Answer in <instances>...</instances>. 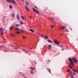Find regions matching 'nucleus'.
I'll use <instances>...</instances> for the list:
<instances>
[{
	"label": "nucleus",
	"mask_w": 78,
	"mask_h": 78,
	"mask_svg": "<svg viewBox=\"0 0 78 78\" xmlns=\"http://www.w3.org/2000/svg\"><path fill=\"white\" fill-rule=\"evenodd\" d=\"M51 28H53L54 26H52V25H51Z\"/></svg>",
	"instance_id": "30"
},
{
	"label": "nucleus",
	"mask_w": 78,
	"mask_h": 78,
	"mask_svg": "<svg viewBox=\"0 0 78 78\" xmlns=\"http://www.w3.org/2000/svg\"><path fill=\"white\" fill-rule=\"evenodd\" d=\"M51 19H52V18Z\"/></svg>",
	"instance_id": "50"
},
{
	"label": "nucleus",
	"mask_w": 78,
	"mask_h": 78,
	"mask_svg": "<svg viewBox=\"0 0 78 78\" xmlns=\"http://www.w3.org/2000/svg\"><path fill=\"white\" fill-rule=\"evenodd\" d=\"M17 33L18 34H20V32H17Z\"/></svg>",
	"instance_id": "33"
},
{
	"label": "nucleus",
	"mask_w": 78,
	"mask_h": 78,
	"mask_svg": "<svg viewBox=\"0 0 78 78\" xmlns=\"http://www.w3.org/2000/svg\"><path fill=\"white\" fill-rule=\"evenodd\" d=\"M73 70V71H74L75 72H77V71H76V70Z\"/></svg>",
	"instance_id": "32"
},
{
	"label": "nucleus",
	"mask_w": 78,
	"mask_h": 78,
	"mask_svg": "<svg viewBox=\"0 0 78 78\" xmlns=\"http://www.w3.org/2000/svg\"><path fill=\"white\" fill-rule=\"evenodd\" d=\"M11 3H13V4H16V2L15 0H11Z\"/></svg>",
	"instance_id": "3"
},
{
	"label": "nucleus",
	"mask_w": 78,
	"mask_h": 78,
	"mask_svg": "<svg viewBox=\"0 0 78 78\" xmlns=\"http://www.w3.org/2000/svg\"><path fill=\"white\" fill-rule=\"evenodd\" d=\"M51 45H48V48L49 50H51Z\"/></svg>",
	"instance_id": "5"
},
{
	"label": "nucleus",
	"mask_w": 78,
	"mask_h": 78,
	"mask_svg": "<svg viewBox=\"0 0 78 78\" xmlns=\"http://www.w3.org/2000/svg\"><path fill=\"white\" fill-rule=\"evenodd\" d=\"M0 30H1V31H0L1 33V34H3V31H4L3 29H2V28H0Z\"/></svg>",
	"instance_id": "4"
},
{
	"label": "nucleus",
	"mask_w": 78,
	"mask_h": 78,
	"mask_svg": "<svg viewBox=\"0 0 78 78\" xmlns=\"http://www.w3.org/2000/svg\"><path fill=\"white\" fill-rule=\"evenodd\" d=\"M66 32H69V31L68 30H67V29H66Z\"/></svg>",
	"instance_id": "17"
},
{
	"label": "nucleus",
	"mask_w": 78,
	"mask_h": 78,
	"mask_svg": "<svg viewBox=\"0 0 78 78\" xmlns=\"http://www.w3.org/2000/svg\"><path fill=\"white\" fill-rule=\"evenodd\" d=\"M30 31H31L32 32H34V30H33L32 29H30Z\"/></svg>",
	"instance_id": "9"
},
{
	"label": "nucleus",
	"mask_w": 78,
	"mask_h": 78,
	"mask_svg": "<svg viewBox=\"0 0 78 78\" xmlns=\"http://www.w3.org/2000/svg\"><path fill=\"white\" fill-rule=\"evenodd\" d=\"M30 73H32V74H34V73L33 72V71L32 70L30 72Z\"/></svg>",
	"instance_id": "14"
},
{
	"label": "nucleus",
	"mask_w": 78,
	"mask_h": 78,
	"mask_svg": "<svg viewBox=\"0 0 78 78\" xmlns=\"http://www.w3.org/2000/svg\"><path fill=\"white\" fill-rule=\"evenodd\" d=\"M71 78H74V77H73V75H72L71 76Z\"/></svg>",
	"instance_id": "23"
},
{
	"label": "nucleus",
	"mask_w": 78,
	"mask_h": 78,
	"mask_svg": "<svg viewBox=\"0 0 78 78\" xmlns=\"http://www.w3.org/2000/svg\"><path fill=\"white\" fill-rule=\"evenodd\" d=\"M70 71H71V70L69 69L67 71V72H70Z\"/></svg>",
	"instance_id": "28"
},
{
	"label": "nucleus",
	"mask_w": 78,
	"mask_h": 78,
	"mask_svg": "<svg viewBox=\"0 0 78 78\" xmlns=\"http://www.w3.org/2000/svg\"><path fill=\"white\" fill-rule=\"evenodd\" d=\"M21 23H22V24H23V22H20Z\"/></svg>",
	"instance_id": "31"
},
{
	"label": "nucleus",
	"mask_w": 78,
	"mask_h": 78,
	"mask_svg": "<svg viewBox=\"0 0 78 78\" xmlns=\"http://www.w3.org/2000/svg\"><path fill=\"white\" fill-rule=\"evenodd\" d=\"M16 17L17 19L19 20L20 19V17L18 15H17Z\"/></svg>",
	"instance_id": "10"
},
{
	"label": "nucleus",
	"mask_w": 78,
	"mask_h": 78,
	"mask_svg": "<svg viewBox=\"0 0 78 78\" xmlns=\"http://www.w3.org/2000/svg\"><path fill=\"white\" fill-rule=\"evenodd\" d=\"M30 69H32V70H35V69L33 67H30Z\"/></svg>",
	"instance_id": "7"
},
{
	"label": "nucleus",
	"mask_w": 78,
	"mask_h": 78,
	"mask_svg": "<svg viewBox=\"0 0 78 78\" xmlns=\"http://www.w3.org/2000/svg\"><path fill=\"white\" fill-rule=\"evenodd\" d=\"M76 72H78V69H77V71H76Z\"/></svg>",
	"instance_id": "40"
},
{
	"label": "nucleus",
	"mask_w": 78,
	"mask_h": 78,
	"mask_svg": "<svg viewBox=\"0 0 78 78\" xmlns=\"http://www.w3.org/2000/svg\"><path fill=\"white\" fill-rule=\"evenodd\" d=\"M35 64H37V62H35Z\"/></svg>",
	"instance_id": "42"
},
{
	"label": "nucleus",
	"mask_w": 78,
	"mask_h": 78,
	"mask_svg": "<svg viewBox=\"0 0 78 78\" xmlns=\"http://www.w3.org/2000/svg\"><path fill=\"white\" fill-rule=\"evenodd\" d=\"M44 37L45 39H47L48 38V36H45V37Z\"/></svg>",
	"instance_id": "16"
},
{
	"label": "nucleus",
	"mask_w": 78,
	"mask_h": 78,
	"mask_svg": "<svg viewBox=\"0 0 78 78\" xmlns=\"http://www.w3.org/2000/svg\"><path fill=\"white\" fill-rule=\"evenodd\" d=\"M35 7L37 9H38V8H37V7L36 6H35Z\"/></svg>",
	"instance_id": "34"
},
{
	"label": "nucleus",
	"mask_w": 78,
	"mask_h": 78,
	"mask_svg": "<svg viewBox=\"0 0 78 78\" xmlns=\"http://www.w3.org/2000/svg\"><path fill=\"white\" fill-rule=\"evenodd\" d=\"M16 48V49L17 48Z\"/></svg>",
	"instance_id": "45"
},
{
	"label": "nucleus",
	"mask_w": 78,
	"mask_h": 78,
	"mask_svg": "<svg viewBox=\"0 0 78 78\" xmlns=\"http://www.w3.org/2000/svg\"><path fill=\"white\" fill-rule=\"evenodd\" d=\"M14 26H12V27H10V29H12V28H13L14 27Z\"/></svg>",
	"instance_id": "15"
},
{
	"label": "nucleus",
	"mask_w": 78,
	"mask_h": 78,
	"mask_svg": "<svg viewBox=\"0 0 78 78\" xmlns=\"http://www.w3.org/2000/svg\"><path fill=\"white\" fill-rule=\"evenodd\" d=\"M73 61H75L76 63H77V60L76 59V58H73L72 59L70 58H69V61L70 62V63L69 65V67L70 69H72L71 66H73L74 65V63Z\"/></svg>",
	"instance_id": "1"
},
{
	"label": "nucleus",
	"mask_w": 78,
	"mask_h": 78,
	"mask_svg": "<svg viewBox=\"0 0 78 78\" xmlns=\"http://www.w3.org/2000/svg\"><path fill=\"white\" fill-rule=\"evenodd\" d=\"M26 3L27 5H29V3L27 2H26Z\"/></svg>",
	"instance_id": "21"
},
{
	"label": "nucleus",
	"mask_w": 78,
	"mask_h": 78,
	"mask_svg": "<svg viewBox=\"0 0 78 78\" xmlns=\"http://www.w3.org/2000/svg\"><path fill=\"white\" fill-rule=\"evenodd\" d=\"M3 46H1V47H0V48H1V47H3Z\"/></svg>",
	"instance_id": "38"
},
{
	"label": "nucleus",
	"mask_w": 78,
	"mask_h": 78,
	"mask_svg": "<svg viewBox=\"0 0 78 78\" xmlns=\"http://www.w3.org/2000/svg\"><path fill=\"white\" fill-rule=\"evenodd\" d=\"M71 30H72V29H71Z\"/></svg>",
	"instance_id": "49"
},
{
	"label": "nucleus",
	"mask_w": 78,
	"mask_h": 78,
	"mask_svg": "<svg viewBox=\"0 0 78 78\" xmlns=\"http://www.w3.org/2000/svg\"><path fill=\"white\" fill-rule=\"evenodd\" d=\"M23 39H25L26 38V37H24V36H23Z\"/></svg>",
	"instance_id": "27"
},
{
	"label": "nucleus",
	"mask_w": 78,
	"mask_h": 78,
	"mask_svg": "<svg viewBox=\"0 0 78 78\" xmlns=\"http://www.w3.org/2000/svg\"><path fill=\"white\" fill-rule=\"evenodd\" d=\"M15 29L17 30H19V28H16Z\"/></svg>",
	"instance_id": "20"
},
{
	"label": "nucleus",
	"mask_w": 78,
	"mask_h": 78,
	"mask_svg": "<svg viewBox=\"0 0 78 78\" xmlns=\"http://www.w3.org/2000/svg\"><path fill=\"white\" fill-rule=\"evenodd\" d=\"M30 19H31V16H30Z\"/></svg>",
	"instance_id": "41"
},
{
	"label": "nucleus",
	"mask_w": 78,
	"mask_h": 78,
	"mask_svg": "<svg viewBox=\"0 0 78 78\" xmlns=\"http://www.w3.org/2000/svg\"><path fill=\"white\" fill-rule=\"evenodd\" d=\"M55 42L56 43V44H59V42L57 41H55Z\"/></svg>",
	"instance_id": "6"
},
{
	"label": "nucleus",
	"mask_w": 78,
	"mask_h": 78,
	"mask_svg": "<svg viewBox=\"0 0 78 78\" xmlns=\"http://www.w3.org/2000/svg\"><path fill=\"white\" fill-rule=\"evenodd\" d=\"M25 8L26 9H27V10H28V11H29V9L27 7V6H26Z\"/></svg>",
	"instance_id": "12"
},
{
	"label": "nucleus",
	"mask_w": 78,
	"mask_h": 78,
	"mask_svg": "<svg viewBox=\"0 0 78 78\" xmlns=\"http://www.w3.org/2000/svg\"><path fill=\"white\" fill-rule=\"evenodd\" d=\"M10 8H12V6L11 5H10Z\"/></svg>",
	"instance_id": "18"
},
{
	"label": "nucleus",
	"mask_w": 78,
	"mask_h": 78,
	"mask_svg": "<svg viewBox=\"0 0 78 78\" xmlns=\"http://www.w3.org/2000/svg\"><path fill=\"white\" fill-rule=\"evenodd\" d=\"M73 74H74V75H75L76 73H74Z\"/></svg>",
	"instance_id": "35"
},
{
	"label": "nucleus",
	"mask_w": 78,
	"mask_h": 78,
	"mask_svg": "<svg viewBox=\"0 0 78 78\" xmlns=\"http://www.w3.org/2000/svg\"><path fill=\"white\" fill-rule=\"evenodd\" d=\"M64 50V48L62 49V51Z\"/></svg>",
	"instance_id": "36"
},
{
	"label": "nucleus",
	"mask_w": 78,
	"mask_h": 78,
	"mask_svg": "<svg viewBox=\"0 0 78 78\" xmlns=\"http://www.w3.org/2000/svg\"><path fill=\"white\" fill-rule=\"evenodd\" d=\"M15 26H20V25L18 24H17L16 25H15Z\"/></svg>",
	"instance_id": "26"
},
{
	"label": "nucleus",
	"mask_w": 78,
	"mask_h": 78,
	"mask_svg": "<svg viewBox=\"0 0 78 78\" xmlns=\"http://www.w3.org/2000/svg\"><path fill=\"white\" fill-rule=\"evenodd\" d=\"M24 0H22V1L23 2H24Z\"/></svg>",
	"instance_id": "39"
},
{
	"label": "nucleus",
	"mask_w": 78,
	"mask_h": 78,
	"mask_svg": "<svg viewBox=\"0 0 78 78\" xmlns=\"http://www.w3.org/2000/svg\"><path fill=\"white\" fill-rule=\"evenodd\" d=\"M7 2H10V3H11V1L10 0H7Z\"/></svg>",
	"instance_id": "13"
},
{
	"label": "nucleus",
	"mask_w": 78,
	"mask_h": 78,
	"mask_svg": "<svg viewBox=\"0 0 78 78\" xmlns=\"http://www.w3.org/2000/svg\"><path fill=\"white\" fill-rule=\"evenodd\" d=\"M21 17L23 19V20H25L24 18V17L23 16H21Z\"/></svg>",
	"instance_id": "24"
},
{
	"label": "nucleus",
	"mask_w": 78,
	"mask_h": 78,
	"mask_svg": "<svg viewBox=\"0 0 78 78\" xmlns=\"http://www.w3.org/2000/svg\"><path fill=\"white\" fill-rule=\"evenodd\" d=\"M44 47H46V46L45 45H44Z\"/></svg>",
	"instance_id": "37"
},
{
	"label": "nucleus",
	"mask_w": 78,
	"mask_h": 78,
	"mask_svg": "<svg viewBox=\"0 0 78 78\" xmlns=\"http://www.w3.org/2000/svg\"><path fill=\"white\" fill-rule=\"evenodd\" d=\"M62 29H64L65 28H66V27H64V26L62 27Z\"/></svg>",
	"instance_id": "11"
},
{
	"label": "nucleus",
	"mask_w": 78,
	"mask_h": 78,
	"mask_svg": "<svg viewBox=\"0 0 78 78\" xmlns=\"http://www.w3.org/2000/svg\"><path fill=\"white\" fill-rule=\"evenodd\" d=\"M41 37H43V38H44V36H42V35H41Z\"/></svg>",
	"instance_id": "22"
},
{
	"label": "nucleus",
	"mask_w": 78,
	"mask_h": 78,
	"mask_svg": "<svg viewBox=\"0 0 78 78\" xmlns=\"http://www.w3.org/2000/svg\"><path fill=\"white\" fill-rule=\"evenodd\" d=\"M60 36H62V35H60Z\"/></svg>",
	"instance_id": "48"
},
{
	"label": "nucleus",
	"mask_w": 78,
	"mask_h": 78,
	"mask_svg": "<svg viewBox=\"0 0 78 78\" xmlns=\"http://www.w3.org/2000/svg\"><path fill=\"white\" fill-rule=\"evenodd\" d=\"M33 10L34 12H36L37 13H38V14H39V11H38V10H37V11H36V9H34V8H33Z\"/></svg>",
	"instance_id": "2"
},
{
	"label": "nucleus",
	"mask_w": 78,
	"mask_h": 78,
	"mask_svg": "<svg viewBox=\"0 0 78 78\" xmlns=\"http://www.w3.org/2000/svg\"><path fill=\"white\" fill-rule=\"evenodd\" d=\"M48 42H50V43H52V41H50V40L49 39H48Z\"/></svg>",
	"instance_id": "8"
},
{
	"label": "nucleus",
	"mask_w": 78,
	"mask_h": 78,
	"mask_svg": "<svg viewBox=\"0 0 78 78\" xmlns=\"http://www.w3.org/2000/svg\"><path fill=\"white\" fill-rule=\"evenodd\" d=\"M12 36H14V35H13V34H12Z\"/></svg>",
	"instance_id": "44"
},
{
	"label": "nucleus",
	"mask_w": 78,
	"mask_h": 78,
	"mask_svg": "<svg viewBox=\"0 0 78 78\" xmlns=\"http://www.w3.org/2000/svg\"><path fill=\"white\" fill-rule=\"evenodd\" d=\"M47 63H48V62L47 61Z\"/></svg>",
	"instance_id": "46"
},
{
	"label": "nucleus",
	"mask_w": 78,
	"mask_h": 78,
	"mask_svg": "<svg viewBox=\"0 0 78 78\" xmlns=\"http://www.w3.org/2000/svg\"><path fill=\"white\" fill-rule=\"evenodd\" d=\"M47 61H48V62H50L51 61H50V60H47Z\"/></svg>",
	"instance_id": "29"
},
{
	"label": "nucleus",
	"mask_w": 78,
	"mask_h": 78,
	"mask_svg": "<svg viewBox=\"0 0 78 78\" xmlns=\"http://www.w3.org/2000/svg\"><path fill=\"white\" fill-rule=\"evenodd\" d=\"M48 71H49V72H51V69H48Z\"/></svg>",
	"instance_id": "19"
},
{
	"label": "nucleus",
	"mask_w": 78,
	"mask_h": 78,
	"mask_svg": "<svg viewBox=\"0 0 78 78\" xmlns=\"http://www.w3.org/2000/svg\"><path fill=\"white\" fill-rule=\"evenodd\" d=\"M60 47H62V45H61Z\"/></svg>",
	"instance_id": "43"
},
{
	"label": "nucleus",
	"mask_w": 78,
	"mask_h": 78,
	"mask_svg": "<svg viewBox=\"0 0 78 78\" xmlns=\"http://www.w3.org/2000/svg\"><path fill=\"white\" fill-rule=\"evenodd\" d=\"M25 78H27V77H24Z\"/></svg>",
	"instance_id": "47"
},
{
	"label": "nucleus",
	"mask_w": 78,
	"mask_h": 78,
	"mask_svg": "<svg viewBox=\"0 0 78 78\" xmlns=\"http://www.w3.org/2000/svg\"><path fill=\"white\" fill-rule=\"evenodd\" d=\"M12 16L13 17H14V16H15L13 14H12Z\"/></svg>",
	"instance_id": "25"
}]
</instances>
